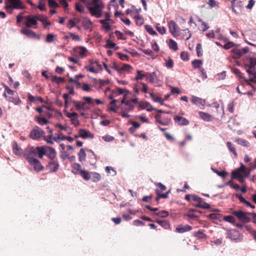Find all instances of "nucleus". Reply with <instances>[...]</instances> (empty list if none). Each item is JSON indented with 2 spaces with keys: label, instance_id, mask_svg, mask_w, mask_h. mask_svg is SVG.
I'll use <instances>...</instances> for the list:
<instances>
[{
  "label": "nucleus",
  "instance_id": "1",
  "mask_svg": "<svg viewBox=\"0 0 256 256\" xmlns=\"http://www.w3.org/2000/svg\"><path fill=\"white\" fill-rule=\"evenodd\" d=\"M92 4L94 6L88 8L92 14L98 18L101 17L102 9L104 7L102 2L100 0H92Z\"/></svg>",
  "mask_w": 256,
  "mask_h": 256
},
{
  "label": "nucleus",
  "instance_id": "2",
  "mask_svg": "<svg viewBox=\"0 0 256 256\" xmlns=\"http://www.w3.org/2000/svg\"><path fill=\"white\" fill-rule=\"evenodd\" d=\"M50 133L49 134L48 138H45L46 142L48 144H52L54 141L56 142H60V140H67L70 142H72L74 138L70 136H65L62 135V134H58L57 133H54V134H52V129H50Z\"/></svg>",
  "mask_w": 256,
  "mask_h": 256
},
{
  "label": "nucleus",
  "instance_id": "3",
  "mask_svg": "<svg viewBox=\"0 0 256 256\" xmlns=\"http://www.w3.org/2000/svg\"><path fill=\"white\" fill-rule=\"evenodd\" d=\"M6 8L8 10L12 9H24V6L20 0H7Z\"/></svg>",
  "mask_w": 256,
  "mask_h": 256
},
{
  "label": "nucleus",
  "instance_id": "4",
  "mask_svg": "<svg viewBox=\"0 0 256 256\" xmlns=\"http://www.w3.org/2000/svg\"><path fill=\"white\" fill-rule=\"evenodd\" d=\"M232 214L236 216L240 220L244 223L248 222L250 220L248 216L250 215V212H244L240 210L233 211Z\"/></svg>",
  "mask_w": 256,
  "mask_h": 256
},
{
  "label": "nucleus",
  "instance_id": "5",
  "mask_svg": "<svg viewBox=\"0 0 256 256\" xmlns=\"http://www.w3.org/2000/svg\"><path fill=\"white\" fill-rule=\"evenodd\" d=\"M226 234V238H230L236 242H240L242 240V235L236 230L230 229L228 230Z\"/></svg>",
  "mask_w": 256,
  "mask_h": 256
},
{
  "label": "nucleus",
  "instance_id": "6",
  "mask_svg": "<svg viewBox=\"0 0 256 256\" xmlns=\"http://www.w3.org/2000/svg\"><path fill=\"white\" fill-rule=\"evenodd\" d=\"M249 50V48L247 46L240 48H234L232 50L231 52L232 54V56L235 58L238 59L242 56L244 54L247 53Z\"/></svg>",
  "mask_w": 256,
  "mask_h": 256
},
{
  "label": "nucleus",
  "instance_id": "7",
  "mask_svg": "<svg viewBox=\"0 0 256 256\" xmlns=\"http://www.w3.org/2000/svg\"><path fill=\"white\" fill-rule=\"evenodd\" d=\"M191 102L198 106L200 109L204 110L205 108L206 100L198 97L195 96H192L190 98Z\"/></svg>",
  "mask_w": 256,
  "mask_h": 256
},
{
  "label": "nucleus",
  "instance_id": "8",
  "mask_svg": "<svg viewBox=\"0 0 256 256\" xmlns=\"http://www.w3.org/2000/svg\"><path fill=\"white\" fill-rule=\"evenodd\" d=\"M44 132L42 129H32L30 136L34 140H36L41 137H44V140L46 141L45 138H48L49 135L48 136H44Z\"/></svg>",
  "mask_w": 256,
  "mask_h": 256
},
{
  "label": "nucleus",
  "instance_id": "9",
  "mask_svg": "<svg viewBox=\"0 0 256 256\" xmlns=\"http://www.w3.org/2000/svg\"><path fill=\"white\" fill-rule=\"evenodd\" d=\"M24 157L28 161L34 158L36 156V150L33 147L26 148L23 152Z\"/></svg>",
  "mask_w": 256,
  "mask_h": 256
},
{
  "label": "nucleus",
  "instance_id": "10",
  "mask_svg": "<svg viewBox=\"0 0 256 256\" xmlns=\"http://www.w3.org/2000/svg\"><path fill=\"white\" fill-rule=\"evenodd\" d=\"M168 28L170 32L174 36L180 34V28L177 24L174 21L170 20L168 23Z\"/></svg>",
  "mask_w": 256,
  "mask_h": 256
},
{
  "label": "nucleus",
  "instance_id": "11",
  "mask_svg": "<svg viewBox=\"0 0 256 256\" xmlns=\"http://www.w3.org/2000/svg\"><path fill=\"white\" fill-rule=\"evenodd\" d=\"M28 162L33 167L34 170L36 172H40L44 168L40 162L36 158L29 160Z\"/></svg>",
  "mask_w": 256,
  "mask_h": 256
},
{
  "label": "nucleus",
  "instance_id": "12",
  "mask_svg": "<svg viewBox=\"0 0 256 256\" xmlns=\"http://www.w3.org/2000/svg\"><path fill=\"white\" fill-rule=\"evenodd\" d=\"M60 164L58 161L54 160H50L46 166V168L52 172H56Z\"/></svg>",
  "mask_w": 256,
  "mask_h": 256
},
{
  "label": "nucleus",
  "instance_id": "13",
  "mask_svg": "<svg viewBox=\"0 0 256 256\" xmlns=\"http://www.w3.org/2000/svg\"><path fill=\"white\" fill-rule=\"evenodd\" d=\"M46 156L50 160H54L56 156V151L54 148L46 146Z\"/></svg>",
  "mask_w": 256,
  "mask_h": 256
},
{
  "label": "nucleus",
  "instance_id": "14",
  "mask_svg": "<svg viewBox=\"0 0 256 256\" xmlns=\"http://www.w3.org/2000/svg\"><path fill=\"white\" fill-rule=\"evenodd\" d=\"M75 54H78L81 58L86 56L87 50L84 46H78L74 49Z\"/></svg>",
  "mask_w": 256,
  "mask_h": 256
},
{
  "label": "nucleus",
  "instance_id": "15",
  "mask_svg": "<svg viewBox=\"0 0 256 256\" xmlns=\"http://www.w3.org/2000/svg\"><path fill=\"white\" fill-rule=\"evenodd\" d=\"M37 24L36 17L32 16H28L26 17V25L27 27H32Z\"/></svg>",
  "mask_w": 256,
  "mask_h": 256
},
{
  "label": "nucleus",
  "instance_id": "16",
  "mask_svg": "<svg viewBox=\"0 0 256 256\" xmlns=\"http://www.w3.org/2000/svg\"><path fill=\"white\" fill-rule=\"evenodd\" d=\"M12 152L13 153L18 156H21L23 154V150L22 148L19 146L16 142H14L12 144Z\"/></svg>",
  "mask_w": 256,
  "mask_h": 256
},
{
  "label": "nucleus",
  "instance_id": "17",
  "mask_svg": "<svg viewBox=\"0 0 256 256\" xmlns=\"http://www.w3.org/2000/svg\"><path fill=\"white\" fill-rule=\"evenodd\" d=\"M176 122L180 126H187L189 124V121L184 118L176 116L174 118Z\"/></svg>",
  "mask_w": 256,
  "mask_h": 256
},
{
  "label": "nucleus",
  "instance_id": "18",
  "mask_svg": "<svg viewBox=\"0 0 256 256\" xmlns=\"http://www.w3.org/2000/svg\"><path fill=\"white\" fill-rule=\"evenodd\" d=\"M79 134L80 136L84 139L87 138H92L94 136L92 134L86 130V129H80Z\"/></svg>",
  "mask_w": 256,
  "mask_h": 256
},
{
  "label": "nucleus",
  "instance_id": "19",
  "mask_svg": "<svg viewBox=\"0 0 256 256\" xmlns=\"http://www.w3.org/2000/svg\"><path fill=\"white\" fill-rule=\"evenodd\" d=\"M198 114L200 117L204 121L210 122L212 120V116L207 112H199Z\"/></svg>",
  "mask_w": 256,
  "mask_h": 256
},
{
  "label": "nucleus",
  "instance_id": "20",
  "mask_svg": "<svg viewBox=\"0 0 256 256\" xmlns=\"http://www.w3.org/2000/svg\"><path fill=\"white\" fill-rule=\"evenodd\" d=\"M34 150H36V154L38 153L39 158H42L46 155V146H36Z\"/></svg>",
  "mask_w": 256,
  "mask_h": 256
},
{
  "label": "nucleus",
  "instance_id": "21",
  "mask_svg": "<svg viewBox=\"0 0 256 256\" xmlns=\"http://www.w3.org/2000/svg\"><path fill=\"white\" fill-rule=\"evenodd\" d=\"M253 64L249 62L248 64H246V66L248 67V68L246 70V72L249 74L252 75H256V68L254 64Z\"/></svg>",
  "mask_w": 256,
  "mask_h": 256
},
{
  "label": "nucleus",
  "instance_id": "22",
  "mask_svg": "<svg viewBox=\"0 0 256 256\" xmlns=\"http://www.w3.org/2000/svg\"><path fill=\"white\" fill-rule=\"evenodd\" d=\"M192 229V227L188 225H186L184 226H180L176 228V230L178 232L183 233L188 232Z\"/></svg>",
  "mask_w": 256,
  "mask_h": 256
},
{
  "label": "nucleus",
  "instance_id": "23",
  "mask_svg": "<svg viewBox=\"0 0 256 256\" xmlns=\"http://www.w3.org/2000/svg\"><path fill=\"white\" fill-rule=\"evenodd\" d=\"M238 144L244 146V147H249L250 144L246 140L242 138H235L234 140Z\"/></svg>",
  "mask_w": 256,
  "mask_h": 256
},
{
  "label": "nucleus",
  "instance_id": "24",
  "mask_svg": "<svg viewBox=\"0 0 256 256\" xmlns=\"http://www.w3.org/2000/svg\"><path fill=\"white\" fill-rule=\"evenodd\" d=\"M140 106L142 108L146 109L148 112H150L152 110H154V108L146 102H142L140 104Z\"/></svg>",
  "mask_w": 256,
  "mask_h": 256
},
{
  "label": "nucleus",
  "instance_id": "25",
  "mask_svg": "<svg viewBox=\"0 0 256 256\" xmlns=\"http://www.w3.org/2000/svg\"><path fill=\"white\" fill-rule=\"evenodd\" d=\"M74 104L76 108L78 110H86V109L88 108L86 106L85 102H79L74 101Z\"/></svg>",
  "mask_w": 256,
  "mask_h": 256
},
{
  "label": "nucleus",
  "instance_id": "26",
  "mask_svg": "<svg viewBox=\"0 0 256 256\" xmlns=\"http://www.w3.org/2000/svg\"><path fill=\"white\" fill-rule=\"evenodd\" d=\"M242 35L245 38L248 37L250 40H253L256 38V32L247 31L244 34H243Z\"/></svg>",
  "mask_w": 256,
  "mask_h": 256
},
{
  "label": "nucleus",
  "instance_id": "27",
  "mask_svg": "<svg viewBox=\"0 0 256 256\" xmlns=\"http://www.w3.org/2000/svg\"><path fill=\"white\" fill-rule=\"evenodd\" d=\"M21 32L30 38H32L36 36L34 32L26 28H23L21 30Z\"/></svg>",
  "mask_w": 256,
  "mask_h": 256
},
{
  "label": "nucleus",
  "instance_id": "28",
  "mask_svg": "<svg viewBox=\"0 0 256 256\" xmlns=\"http://www.w3.org/2000/svg\"><path fill=\"white\" fill-rule=\"evenodd\" d=\"M212 106L214 108H215L217 111H218V112L219 114L222 116L224 114V106H222L221 107H220V106L218 104H217V103H213L212 104Z\"/></svg>",
  "mask_w": 256,
  "mask_h": 256
},
{
  "label": "nucleus",
  "instance_id": "29",
  "mask_svg": "<svg viewBox=\"0 0 256 256\" xmlns=\"http://www.w3.org/2000/svg\"><path fill=\"white\" fill-rule=\"evenodd\" d=\"M72 172L74 174H77L78 172H80L81 170V165L78 163H74L72 166Z\"/></svg>",
  "mask_w": 256,
  "mask_h": 256
},
{
  "label": "nucleus",
  "instance_id": "30",
  "mask_svg": "<svg viewBox=\"0 0 256 256\" xmlns=\"http://www.w3.org/2000/svg\"><path fill=\"white\" fill-rule=\"evenodd\" d=\"M150 96L154 102H158L161 104H164V100L161 98L156 96L155 94L150 93Z\"/></svg>",
  "mask_w": 256,
  "mask_h": 256
},
{
  "label": "nucleus",
  "instance_id": "31",
  "mask_svg": "<svg viewBox=\"0 0 256 256\" xmlns=\"http://www.w3.org/2000/svg\"><path fill=\"white\" fill-rule=\"evenodd\" d=\"M80 174L81 176L86 180H90L91 176L88 172L85 170H80Z\"/></svg>",
  "mask_w": 256,
  "mask_h": 256
},
{
  "label": "nucleus",
  "instance_id": "32",
  "mask_svg": "<svg viewBox=\"0 0 256 256\" xmlns=\"http://www.w3.org/2000/svg\"><path fill=\"white\" fill-rule=\"evenodd\" d=\"M137 25L142 26L144 24V20L143 18L138 14L134 16Z\"/></svg>",
  "mask_w": 256,
  "mask_h": 256
},
{
  "label": "nucleus",
  "instance_id": "33",
  "mask_svg": "<svg viewBox=\"0 0 256 256\" xmlns=\"http://www.w3.org/2000/svg\"><path fill=\"white\" fill-rule=\"evenodd\" d=\"M240 177H244L243 175L241 172L237 170H234L232 172V179H238Z\"/></svg>",
  "mask_w": 256,
  "mask_h": 256
},
{
  "label": "nucleus",
  "instance_id": "34",
  "mask_svg": "<svg viewBox=\"0 0 256 256\" xmlns=\"http://www.w3.org/2000/svg\"><path fill=\"white\" fill-rule=\"evenodd\" d=\"M114 68L116 70L118 71H122V70L128 71L132 68L131 66L129 64H124L121 68H117V66H114Z\"/></svg>",
  "mask_w": 256,
  "mask_h": 256
},
{
  "label": "nucleus",
  "instance_id": "35",
  "mask_svg": "<svg viewBox=\"0 0 256 256\" xmlns=\"http://www.w3.org/2000/svg\"><path fill=\"white\" fill-rule=\"evenodd\" d=\"M92 179L93 182H98L100 180L101 176L97 172H92Z\"/></svg>",
  "mask_w": 256,
  "mask_h": 256
},
{
  "label": "nucleus",
  "instance_id": "36",
  "mask_svg": "<svg viewBox=\"0 0 256 256\" xmlns=\"http://www.w3.org/2000/svg\"><path fill=\"white\" fill-rule=\"evenodd\" d=\"M86 157V154L83 148H81L78 153V158L80 162L84 160Z\"/></svg>",
  "mask_w": 256,
  "mask_h": 256
},
{
  "label": "nucleus",
  "instance_id": "37",
  "mask_svg": "<svg viewBox=\"0 0 256 256\" xmlns=\"http://www.w3.org/2000/svg\"><path fill=\"white\" fill-rule=\"evenodd\" d=\"M82 24L84 26L88 29L92 25V22L91 20L87 18H84Z\"/></svg>",
  "mask_w": 256,
  "mask_h": 256
},
{
  "label": "nucleus",
  "instance_id": "38",
  "mask_svg": "<svg viewBox=\"0 0 256 256\" xmlns=\"http://www.w3.org/2000/svg\"><path fill=\"white\" fill-rule=\"evenodd\" d=\"M226 144L230 151L231 152L234 156H237L236 152L232 144L230 142H228Z\"/></svg>",
  "mask_w": 256,
  "mask_h": 256
},
{
  "label": "nucleus",
  "instance_id": "39",
  "mask_svg": "<svg viewBox=\"0 0 256 256\" xmlns=\"http://www.w3.org/2000/svg\"><path fill=\"white\" fill-rule=\"evenodd\" d=\"M169 46L170 48L174 50H176L178 49L176 42L172 39L169 40Z\"/></svg>",
  "mask_w": 256,
  "mask_h": 256
},
{
  "label": "nucleus",
  "instance_id": "40",
  "mask_svg": "<svg viewBox=\"0 0 256 256\" xmlns=\"http://www.w3.org/2000/svg\"><path fill=\"white\" fill-rule=\"evenodd\" d=\"M52 80L59 84L64 82V79L62 78L58 77L56 76H52Z\"/></svg>",
  "mask_w": 256,
  "mask_h": 256
},
{
  "label": "nucleus",
  "instance_id": "41",
  "mask_svg": "<svg viewBox=\"0 0 256 256\" xmlns=\"http://www.w3.org/2000/svg\"><path fill=\"white\" fill-rule=\"evenodd\" d=\"M36 122L41 126H43L46 124H47L48 121L46 119L43 118H40L39 116H36Z\"/></svg>",
  "mask_w": 256,
  "mask_h": 256
},
{
  "label": "nucleus",
  "instance_id": "42",
  "mask_svg": "<svg viewBox=\"0 0 256 256\" xmlns=\"http://www.w3.org/2000/svg\"><path fill=\"white\" fill-rule=\"evenodd\" d=\"M198 20V22H200L202 24L200 30L202 31L205 32L209 28V26H208V24H206V22H204L202 21L201 19L199 18Z\"/></svg>",
  "mask_w": 256,
  "mask_h": 256
},
{
  "label": "nucleus",
  "instance_id": "43",
  "mask_svg": "<svg viewBox=\"0 0 256 256\" xmlns=\"http://www.w3.org/2000/svg\"><path fill=\"white\" fill-rule=\"evenodd\" d=\"M146 31L151 35H157V33L154 28L150 26L146 25L145 26Z\"/></svg>",
  "mask_w": 256,
  "mask_h": 256
},
{
  "label": "nucleus",
  "instance_id": "44",
  "mask_svg": "<svg viewBox=\"0 0 256 256\" xmlns=\"http://www.w3.org/2000/svg\"><path fill=\"white\" fill-rule=\"evenodd\" d=\"M156 214L160 218H164L168 216V212L166 210H162L156 213Z\"/></svg>",
  "mask_w": 256,
  "mask_h": 256
},
{
  "label": "nucleus",
  "instance_id": "45",
  "mask_svg": "<svg viewBox=\"0 0 256 256\" xmlns=\"http://www.w3.org/2000/svg\"><path fill=\"white\" fill-rule=\"evenodd\" d=\"M106 46L108 48H114V50H117L118 48V47L116 46V44L114 43L110 40L107 41Z\"/></svg>",
  "mask_w": 256,
  "mask_h": 256
},
{
  "label": "nucleus",
  "instance_id": "46",
  "mask_svg": "<svg viewBox=\"0 0 256 256\" xmlns=\"http://www.w3.org/2000/svg\"><path fill=\"white\" fill-rule=\"evenodd\" d=\"M192 64L194 68H199L202 64V61L201 60H194L192 62Z\"/></svg>",
  "mask_w": 256,
  "mask_h": 256
},
{
  "label": "nucleus",
  "instance_id": "47",
  "mask_svg": "<svg viewBox=\"0 0 256 256\" xmlns=\"http://www.w3.org/2000/svg\"><path fill=\"white\" fill-rule=\"evenodd\" d=\"M224 220L232 224H234L236 222L235 218L232 216H224Z\"/></svg>",
  "mask_w": 256,
  "mask_h": 256
},
{
  "label": "nucleus",
  "instance_id": "48",
  "mask_svg": "<svg viewBox=\"0 0 256 256\" xmlns=\"http://www.w3.org/2000/svg\"><path fill=\"white\" fill-rule=\"evenodd\" d=\"M146 74H142V71L138 70L137 74H136V76L135 78L136 80H142L144 78L146 77Z\"/></svg>",
  "mask_w": 256,
  "mask_h": 256
},
{
  "label": "nucleus",
  "instance_id": "49",
  "mask_svg": "<svg viewBox=\"0 0 256 256\" xmlns=\"http://www.w3.org/2000/svg\"><path fill=\"white\" fill-rule=\"evenodd\" d=\"M161 130L162 132H163L165 136L166 137V138L169 140H174V138L172 136L170 135V134H168V132H165V130L166 129H160Z\"/></svg>",
  "mask_w": 256,
  "mask_h": 256
},
{
  "label": "nucleus",
  "instance_id": "50",
  "mask_svg": "<svg viewBox=\"0 0 256 256\" xmlns=\"http://www.w3.org/2000/svg\"><path fill=\"white\" fill-rule=\"evenodd\" d=\"M196 53L198 56H202V48L200 44H198L196 46Z\"/></svg>",
  "mask_w": 256,
  "mask_h": 256
},
{
  "label": "nucleus",
  "instance_id": "51",
  "mask_svg": "<svg viewBox=\"0 0 256 256\" xmlns=\"http://www.w3.org/2000/svg\"><path fill=\"white\" fill-rule=\"evenodd\" d=\"M142 86V89L144 93L148 92V86L143 82H138V86Z\"/></svg>",
  "mask_w": 256,
  "mask_h": 256
},
{
  "label": "nucleus",
  "instance_id": "52",
  "mask_svg": "<svg viewBox=\"0 0 256 256\" xmlns=\"http://www.w3.org/2000/svg\"><path fill=\"white\" fill-rule=\"evenodd\" d=\"M232 11L234 12L235 13H238L236 7L238 6V2H236V0H233L232 2Z\"/></svg>",
  "mask_w": 256,
  "mask_h": 256
},
{
  "label": "nucleus",
  "instance_id": "53",
  "mask_svg": "<svg viewBox=\"0 0 256 256\" xmlns=\"http://www.w3.org/2000/svg\"><path fill=\"white\" fill-rule=\"evenodd\" d=\"M70 120L72 122L74 126H76L78 124V114L76 116H74L71 118Z\"/></svg>",
  "mask_w": 256,
  "mask_h": 256
},
{
  "label": "nucleus",
  "instance_id": "54",
  "mask_svg": "<svg viewBox=\"0 0 256 256\" xmlns=\"http://www.w3.org/2000/svg\"><path fill=\"white\" fill-rule=\"evenodd\" d=\"M48 4L50 8H57L59 6L54 0H48Z\"/></svg>",
  "mask_w": 256,
  "mask_h": 256
},
{
  "label": "nucleus",
  "instance_id": "55",
  "mask_svg": "<svg viewBox=\"0 0 256 256\" xmlns=\"http://www.w3.org/2000/svg\"><path fill=\"white\" fill-rule=\"evenodd\" d=\"M208 217L211 219L218 220L220 218V214L218 213H212L208 215Z\"/></svg>",
  "mask_w": 256,
  "mask_h": 256
},
{
  "label": "nucleus",
  "instance_id": "56",
  "mask_svg": "<svg viewBox=\"0 0 256 256\" xmlns=\"http://www.w3.org/2000/svg\"><path fill=\"white\" fill-rule=\"evenodd\" d=\"M45 4L43 0H40L39 4L38 6V8L42 11L46 10V8H44Z\"/></svg>",
  "mask_w": 256,
  "mask_h": 256
},
{
  "label": "nucleus",
  "instance_id": "57",
  "mask_svg": "<svg viewBox=\"0 0 256 256\" xmlns=\"http://www.w3.org/2000/svg\"><path fill=\"white\" fill-rule=\"evenodd\" d=\"M126 110L128 111L132 110L134 108V106L131 104L130 102V101L126 102Z\"/></svg>",
  "mask_w": 256,
  "mask_h": 256
},
{
  "label": "nucleus",
  "instance_id": "58",
  "mask_svg": "<svg viewBox=\"0 0 256 256\" xmlns=\"http://www.w3.org/2000/svg\"><path fill=\"white\" fill-rule=\"evenodd\" d=\"M146 80L150 83L154 84V78L152 76V74H146Z\"/></svg>",
  "mask_w": 256,
  "mask_h": 256
},
{
  "label": "nucleus",
  "instance_id": "59",
  "mask_svg": "<svg viewBox=\"0 0 256 256\" xmlns=\"http://www.w3.org/2000/svg\"><path fill=\"white\" fill-rule=\"evenodd\" d=\"M234 45V44L233 42H229L223 46L222 47L226 50H228L233 47Z\"/></svg>",
  "mask_w": 256,
  "mask_h": 256
},
{
  "label": "nucleus",
  "instance_id": "60",
  "mask_svg": "<svg viewBox=\"0 0 256 256\" xmlns=\"http://www.w3.org/2000/svg\"><path fill=\"white\" fill-rule=\"evenodd\" d=\"M165 65L168 68H172L174 66L173 60L170 58L168 60L166 61Z\"/></svg>",
  "mask_w": 256,
  "mask_h": 256
},
{
  "label": "nucleus",
  "instance_id": "61",
  "mask_svg": "<svg viewBox=\"0 0 256 256\" xmlns=\"http://www.w3.org/2000/svg\"><path fill=\"white\" fill-rule=\"evenodd\" d=\"M114 34L116 36L117 38L120 40H124L126 38L123 36V34L118 30H116Z\"/></svg>",
  "mask_w": 256,
  "mask_h": 256
},
{
  "label": "nucleus",
  "instance_id": "62",
  "mask_svg": "<svg viewBox=\"0 0 256 256\" xmlns=\"http://www.w3.org/2000/svg\"><path fill=\"white\" fill-rule=\"evenodd\" d=\"M216 174L224 178L228 174V173L224 171V170H222L221 172H220L218 170H217V172Z\"/></svg>",
  "mask_w": 256,
  "mask_h": 256
},
{
  "label": "nucleus",
  "instance_id": "63",
  "mask_svg": "<svg viewBox=\"0 0 256 256\" xmlns=\"http://www.w3.org/2000/svg\"><path fill=\"white\" fill-rule=\"evenodd\" d=\"M102 140H104L105 142H110L112 141L114 138L113 136H105L102 137Z\"/></svg>",
  "mask_w": 256,
  "mask_h": 256
},
{
  "label": "nucleus",
  "instance_id": "64",
  "mask_svg": "<svg viewBox=\"0 0 256 256\" xmlns=\"http://www.w3.org/2000/svg\"><path fill=\"white\" fill-rule=\"evenodd\" d=\"M217 75L218 76V78L219 80H223L226 78V72L224 71L218 74Z\"/></svg>",
  "mask_w": 256,
  "mask_h": 256
}]
</instances>
